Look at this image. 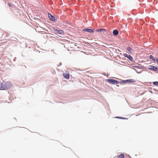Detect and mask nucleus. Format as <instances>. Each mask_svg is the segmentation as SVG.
Instances as JSON below:
<instances>
[{"mask_svg":"<svg viewBox=\"0 0 158 158\" xmlns=\"http://www.w3.org/2000/svg\"><path fill=\"white\" fill-rule=\"evenodd\" d=\"M83 31H84L88 32L90 33H92L94 32L92 30L89 29H85L83 30Z\"/></svg>","mask_w":158,"mask_h":158,"instance_id":"obj_7","label":"nucleus"},{"mask_svg":"<svg viewBox=\"0 0 158 158\" xmlns=\"http://www.w3.org/2000/svg\"><path fill=\"white\" fill-rule=\"evenodd\" d=\"M135 81V80L133 79H130L126 80H123L122 81V82L123 84H125L128 83H132Z\"/></svg>","mask_w":158,"mask_h":158,"instance_id":"obj_3","label":"nucleus"},{"mask_svg":"<svg viewBox=\"0 0 158 158\" xmlns=\"http://www.w3.org/2000/svg\"><path fill=\"white\" fill-rule=\"evenodd\" d=\"M123 55L125 57L128 58L131 61H132L133 58L130 55H128L126 53L124 54Z\"/></svg>","mask_w":158,"mask_h":158,"instance_id":"obj_5","label":"nucleus"},{"mask_svg":"<svg viewBox=\"0 0 158 158\" xmlns=\"http://www.w3.org/2000/svg\"><path fill=\"white\" fill-rule=\"evenodd\" d=\"M63 76L67 79H68L69 78L70 76L69 73H64L63 74Z\"/></svg>","mask_w":158,"mask_h":158,"instance_id":"obj_9","label":"nucleus"},{"mask_svg":"<svg viewBox=\"0 0 158 158\" xmlns=\"http://www.w3.org/2000/svg\"><path fill=\"white\" fill-rule=\"evenodd\" d=\"M97 31H101L102 29H99L96 30Z\"/></svg>","mask_w":158,"mask_h":158,"instance_id":"obj_16","label":"nucleus"},{"mask_svg":"<svg viewBox=\"0 0 158 158\" xmlns=\"http://www.w3.org/2000/svg\"><path fill=\"white\" fill-rule=\"evenodd\" d=\"M115 118H121V117H115Z\"/></svg>","mask_w":158,"mask_h":158,"instance_id":"obj_18","label":"nucleus"},{"mask_svg":"<svg viewBox=\"0 0 158 158\" xmlns=\"http://www.w3.org/2000/svg\"><path fill=\"white\" fill-rule=\"evenodd\" d=\"M127 50L128 51V53L130 54H131V49L130 47H127Z\"/></svg>","mask_w":158,"mask_h":158,"instance_id":"obj_11","label":"nucleus"},{"mask_svg":"<svg viewBox=\"0 0 158 158\" xmlns=\"http://www.w3.org/2000/svg\"><path fill=\"white\" fill-rule=\"evenodd\" d=\"M48 16L50 20H51V21H53L55 20V19L54 17L51 14H48Z\"/></svg>","mask_w":158,"mask_h":158,"instance_id":"obj_8","label":"nucleus"},{"mask_svg":"<svg viewBox=\"0 0 158 158\" xmlns=\"http://www.w3.org/2000/svg\"><path fill=\"white\" fill-rule=\"evenodd\" d=\"M11 86V84L9 81L5 82L3 81L0 83V90H4L10 88Z\"/></svg>","mask_w":158,"mask_h":158,"instance_id":"obj_1","label":"nucleus"},{"mask_svg":"<svg viewBox=\"0 0 158 158\" xmlns=\"http://www.w3.org/2000/svg\"><path fill=\"white\" fill-rule=\"evenodd\" d=\"M148 69L150 70H154V71H157L158 70V69L156 67L150 65L148 67Z\"/></svg>","mask_w":158,"mask_h":158,"instance_id":"obj_4","label":"nucleus"},{"mask_svg":"<svg viewBox=\"0 0 158 158\" xmlns=\"http://www.w3.org/2000/svg\"><path fill=\"white\" fill-rule=\"evenodd\" d=\"M153 85H156V86H158V81H155L153 82L152 83Z\"/></svg>","mask_w":158,"mask_h":158,"instance_id":"obj_13","label":"nucleus"},{"mask_svg":"<svg viewBox=\"0 0 158 158\" xmlns=\"http://www.w3.org/2000/svg\"><path fill=\"white\" fill-rule=\"evenodd\" d=\"M149 58L150 59H152L154 61H155L156 60H155V59H154L153 58V56L152 55H150L149 56Z\"/></svg>","mask_w":158,"mask_h":158,"instance_id":"obj_14","label":"nucleus"},{"mask_svg":"<svg viewBox=\"0 0 158 158\" xmlns=\"http://www.w3.org/2000/svg\"><path fill=\"white\" fill-rule=\"evenodd\" d=\"M156 63H157V64L158 65V58L156 59Z\"/></svg>","mask_w":158,"mask_h":158,"instance_id":"obj_19","label":"nucleus"},{"mask_svg":"<svg viewBox=\"0 0 158 158\" xmlns=\"http://www.w3.org/2000/svg\"><path fill=\"white\" fill-rule=\"evenodd\" d=\"M8 6H9V7L11 9H12V8H10V7H11V6L10 4L9 3L8 4Z\"/></svg>","mask_w":158,"mask_h":158,"instance_id":"obj_17","label":"nucleus"},{"mask_svg":"<svg viewBox=\"0 0 158 158\" xmlns=\"http://www.w3.org/2000/svg\"><path fill=\"white\" fill-rule=\"evenodd\" d=\"M102 31L104 33L106 31V30L104 29H102Z\"/></svg>","mask_w":158,"mask_h":158,"instance_id":"obj_15","label":"nucleus"},{"mask_svg":"<svg viewBox=\"0 0 158 158\" xmlns=\"http://www.w3.org/2000/svg\"><path fill=\"white\" fill-rule=\"evenodd\" d=\"M106 81L108 83L112 84H117L119 83L118 81L113 79H108Z\"/></svg>","mask_w":158,"mask_h":158,"instance_id":"obj_2","label":"nucleus"},{"mask_svg":"<svg viewBox=\"0 0 158 158\" xmlns=\"http://www.w3.org/2000/svg\"><path fill=\"white\" fill-rule=\"evenodd\" d=\"M113 34L115 35H117L118 34V32L117 30H114L113 31Z\"/></svg>","mask_w":158,"mask_h":158,"instance_id":"obj_10","label":"nucleus"},{"mask_svg":"<svg viewBox=\"0 0 158 158\" xmlns=\"http://www.w3.org/2000/svg\"><path fill=\"white\" fill-rule=\"evenodd\" d=\"M55 31L57 32V33L60 34H64V32L62 30H58L57 29H54Z\"/></svg>","mask_w":158,"mask_h":158,"instance_id":"obj_6","label":"nucleus"},{"mask_svg":"<svg viewBox=\"0 0 158 158\" xmlns=\"http://www.w3.org/2000/svg\"><path fill=\"white\" fill-rule=\"evenodd\" d=\"M118 158H124V155L123 154H121L119 155Z\"/></svg>","mask_w":158,"mask_h":158,"instance_id":"obj_12","label":"nucleus"}]
</instances>
